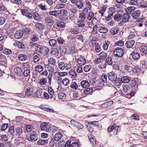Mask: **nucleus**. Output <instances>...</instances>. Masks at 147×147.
I'll list each match as a JSON object with an SVG mask.
<instances>
[{"label":"nucleus","mask_w":147,"mask_h":147,"mask_svg":"<svg viewBox=\"0 0 147 147\" xmlns=\"http://www.w3.org/2000/svg\"><path fill=\"white\" fill-rule=\"evenodd\" d=\"M33 89L32 87H28L26 89L25 94L27 96H30L33 93Z\"/></svg>","instance_id":"nucleus-11"},{"label":"nucleus","mask_w":147,"mask_h":147,"mask_svg":"<svg viewBox=\"0 0 147 147\" xmlns=\"http://www.w3.org/2000/svg\"><path fill=\"white\" fill-rule=\"evenodd\" d=\"M96 83L97 84L95 86L96 90H98L101 89L102 88L103 85L102 80L100 79L99 80H97Z\"/></svg>","instance_id":"nucleus-8"},{"label":"nucleus","mask_w":147,"mask_h":147,"mask_svg":"<svg viewBox=\"0 0 147 147\" xmlns=\"http://www.w3.org/2000/svg\"><path fill=\"white\" fill-rule=\"evenodd\" d=\"M66 95L65 94L61 92L58 94V97L59 99H64L66 97Z\"/></svg>","instance_id":"nucleus-43"},{"label":"nucleus","mask_w":147,"mask_h":147,"mask_svg":"<svg viewBox=\"0 0 147 147\" xmlns=\"http://www.w3.org/2000/svg\"><path fill=\"white\" fill-rule=\"evenodd\" d=\"M14 71L16 74L20 76L23 74L22 70L19 67H16L14 69Z\"/></svg>","instance_id":"nucleus-16"},{"label":"nucleus","mask_w":147,"mask_h":147,"mask_svg":"<svg viewBox=\"0 0 147 147\" xmlns=\"http://www.w3.org/2000/svg\"><path fill=\"white\" fill-rule=\"evenodd\" d=\"M113 52L115 56L119 58L122 57L124 54L123 49L120 48L115 49Z\"/></svg>","instance_id":"nucleus-3"},{"label":"nucleus","mask_w":147,"mask_h":147,"mask_svg":"<svg viewBox=\"0 0 147 147\" xmlns=\"http://www.w3.org/2000/svg\"><path fill=\"white\" fill-rule=\"evenodd\" d=\"M115 11V8L114 7H111L107 11L108 15L105 17L106 21H109L112 18L113 15Z\"/></svg>","instance_id":"nucleus-2"},{"label":"nucleus","mask_w":147,"mask_h":147,"mask_svg":"<svg viewBox=\"0 0 147 147\" xmlns=\"http://www.w3.org/2000/svg\"><path fill=\"white\" fill-rule=\"evenodd\" d=\"M122 18L123 22H127L129 19V16L127 13H125L122 16Z\"/></svg>","instance_id":"nucleus-20"},{"label":"nucleus","mask_w":147,"mask_h":147,"mask_svg":"<svg viewBox=\"0 0 147 147\" xmlns=\"http://www.w3.org/2000/svg\"><path fill=\"white\" fill-rule=\"evenodd\" d=\"M77 22L79 23L78 24V26L79 27H83L85 26L84 21L78 20Z\"/></svg>","instance_id":"nucleus-52"},{"label":"nucleus","mask_w":147,"mask_h":147,"mask_svg":"<svg viewBox=\"0 0 147 147\" xmlns=\"http://www.w3.org/2000/svg\"><path fill=\"white\" fill-rule=\"evenodd\" d=\"M131 55L132 58L134 60H137L140 58V54L136 51H134L132 53Z\"/></svg>","instance_id":"nucleus-13"},{"label":"nucleus","mask_w":147,"mask_h":147,"mask_svg":"<svg viewBox=\"0 0 147 147\" xmlns=\"http://www.w3.org/2000/svg\"><path fill=\"white\" fill-rule=\"evenodd\" d=\"M135 41L134 40H131L127 41L125 43V45L127 48H131L134 45Z\"/></svg>","instance_id":"nucleus-15"},{"label":"nucleus","mask_w":147,"mask_h":147,"mask_svg":"<svg viewBox=\"0 0 147 147\" xmlns=\"http://www.w3.org/2000/svg\"><path fill=\"white\" fill-rule=\"evenodd\" d=\"M80 84L81 86L83 88H87L90 86V84L88 81L86 80L82 81Z\"/></svg>","instance_id":"nucleus-14"},{"label":"nucleus","mask_w":147,"mask_h":147,"mask_svg":"<svg viewBox=\"0 0 147 147\" xmlns=\"http://www.w3.org/2000/svg\"><path fill=\"white\" fill-rule=\"evenodd\" d=\"M45 22L47 25H49L51 26L54 23V21L52 17L47 16L45 18Z\"/></svg>","instance_id":"nucleus-6"},{"label":"nucleus","mask_w":147,"mask_h":147,"mask_svg":"<svg viewBox=\"0 0 147 147\" xmlns=\"http://www.w3.org/2000/svg\"><path fill=\"white\" fill-rule=\"evenodd\" d=\"M49 51V49L48 47L43 46L40 51L43 55H45L48 54Z\"/></svg>","instance_id":"nucleus-17"},{"label":"nucleus","mask_w":147,"mask_h":147,"mask_svg":"<svg viewBox=\"0 0 147 147\" xmlns=\"http://www.w3.org/2000/svg\"><path fill=\"white\" fill-rule=\"evenodd\" d=\"M8 132L10 135H11L13 134L14 133L15 130L14 126H12L9 127Z\"/></svg>","instance_id":"nucleus-38"},{"label":"nucleus","mask_w":147,"mask_h":147,"mask_svg":"<svg viewBox=\"0 0 147 147\" xmlns=\"http://www.w3.org/2000/svg\"><path fill=\"white\" fill-rule=\"evenodd\" d=\"M76 5L78 8L80 9L82 8L84 6V3L82 1H77L76 3Z\"/></svg>","instance_id":"nucleus-34"},{"label":"nucleus","mask_w":147,"mask_h":147,"mask_svg":"<svg viewBox=\"0 0 147 147\" xmlns=\"http://www.w3.org/2000/svg\"><path fill=\"white\" fill-rule=\"evenodd\" d=\"M43 67L40 65H38L36 66L35 67V70L39 72H41L43 70Z\"/></svg>","instance_id":"nucleus-41"},{"label":"nucleus","mask_w":147,"mask_h":147,"mask_svg":"<svg viewBox=\"0 0 147 147\" xmlns=\"http://www.w3.org/2000/svg\"><path fill=\"white\" fill-rule=\"evenodd\" d=\"M111 33L113 35L117 34L118 32V29L117 28H112Z\"/></svg>","instance_id":"nucleus-63"},{"label":"nucleus","mask_w":147,"mask_h":147,"mask_svg":"<svg viewBox=\"0 0 147 147\" xmlns=\"http://www.w3.org/2000/svg\"><path fill=\"white\" fill-rule=\"evenodd\" d=\"M33 127L30 125H26V129L28 132L31 131Z\"/></svg>","instance_id":"nucleus-64"},{"label":"nucleus","mask_w":147,"mask_h":147,"mask_svg":"<svg viewBox=\"0 0 147 147\" xmlns=\"http://www.w3.org/2000/svg\"><path fill=\"white\" fill-rule=\"evenodd\" d=\"M49 140L47 139H40L37 142L38 144L39 145H44L48 143Z\"/></svg>","instance_id":"nucleus-25"},{"label":"nucleus","mask_w":147,"mask_h":147,"mask_svg":"<svg viewBox=\"0 0 147 147\" xmlns=\"http://www.w3.org/2000/svg\"><path fill=\"white\" fill-rule=\"evenodd\" d=\"M122 68L124 70L129 71L132 69V67L129 64H126L123 65Z\"/></svg>","instance_id":"nucleus-22"},{"label":"nucleus","mask_w":147,"mask_h":147,"mask_svg":"<svg viewBox=\"0 0 147 147\" xmlns=\"http://www.w3.org/2000/svg\"><path fill=\"white\" fill-rule=\"evenodd\" d=\"M107 76L109 79V81H108V83L110 84H111L113 81H114L117 78V76L115 73L113 72L109 73L107 75Z\"/></svg>","instance_id":"nucleus-4"},{"label":"nucleus","mask_w":147,"mask_h":147,"mask_svg":"<svg viewBox=\"0 0 147 147\" xmlns=\"http://www.w3.org/2000/svg\"><path fill=\"white\" fill-rule=\"evenodd\" d=\"M30 71L29 69H27L24 70L23 74L24 76L27 77L30 74Z\"/></svg>","instance_id":"nucleus-59"},{"label":"nucleus","mask_w":147,"mask_h":147,"mask_svg":"<svg viewBox=\"0 0 147 147\" xmlns=\"http://www.w3.org/2000/svg\"><path fill=\"white\" fill-rule=\"evenodd\" d=\"M91 66L90 65H85L83 69L85 72H88L89 71L91 68Z\"/></svg>","instance_id":"nucleus-46"},{"label":"nucleus","mask_w":147,"mask_h":147,"mask_svg":"<svg viewBox=\"0 0 147 147\" xmlns=\"http://www.w3.org/2000/svg\"><path fill=\"white\" fill-rule=\"evenodd\" d=\"M123 90V92H126L128 91L130 89V88L128 85L125 84L122 86Z\"/></svg>","instance_id":"nucleus-40"},{"label":"nucleus","mask_w":147,"mask_h":147,"mask_svg":"<svg viewBox=\"0 0 147 147\" xmlns=\"http://www.w3.org/2000/svg\"><path fill=\"white\" fill-rule=\"evenodd\" d=\"M35 26L38 29L42 30L44 28L43 25L40 23H37L35 25Z\"/></svg>","instance_id":"nucleus-50"},{"label":"nucleus","mask_w":147,"mask_h":147,"mask_svg":"<svg viewBox=\"0 0 147 147\" xmlns=\"http://www.w3.org/2000/svg\"><path fill=\"white\" fill-rule=\"evenodd\" d=\"M101 78L102 80V82L104 83H107V76L105 73H103L102 74L101 76Z\"/></svg>","instance_id":"nucleus-54"},{"label":"nucleus","mask_w":147,"mask_h":147,"mask_svg":"<svg viewBox=\"0 0 147 147\" xmlns=\"http://www.w3.org/2000/svg\"><path fill=\"white\" fill-rule=\"evenodd\" d=\"M62 83L65 86H67L69 83V80L68 78H65L63 80Z\"/></svg>","instance_id":"nucleus-49"},{"label":"nucleus","mask_w":147,"mask_h":147,"mask_svg":"<svg viewBox=\"0 0 147 147\" xmlns=\"http://www.w3.org/2000/svg\"><path fill=\"white\" fill-rule=\"evenodd\" d=\"M26 139L29 141H35L37 140V136L36 132L34 131H32L30 134V136H27Z\"/></svg>","instance_id":"nucleus-5"},{"label":"nucleus","mask_w":147,"mask_h":147,"mask_svg":"<svg viewBox=\"0 0 147 147\" xmlns=\"http://www.w3.org/2000/svg\"><path fill=\"white\" fill-rule=\"evenodd\" d=\"M33 61L35 63L38 62L40 60L39 55L37 53H34L33 54Z\"/></svg>","instance_id":"nucleus-29"},{"label":"nucleus","mask_w":147,"mask_h":147,"mask_svg":"<svg viewBox=\"0 0 147 147\" xmlns=\"http://www.w3.org/2000/svg\"><path fill=\"white\" fill-rule=\"evenodd\" d=\"M130 77L127 76H123L121 79L122 83L123 82L125 83H128L130 81Z\"/></svg>","instance_id":"nucleus-27"},{"label":"nucleus","mask_w":147,"mask_h":147,"mask_svg":"<svg viewBox=\"0 0 147 147\" xmlns=\"http://www.w3.org/2000/svg\"><path fill=\"white\" fill-rule=\"evenodd\" d=\"M52 125L50 124L45 122L42 123L40 126V130L44 131L49 132L52 130Z\"/></svg>","instance_id":"nucleus-1"},{"label":"nucleus","mask_w":147,"mask_h":147,"mask_svg":"<svg viewBox=\"0 0 147 147\" xmlns=\"http://www.w3.org/2000/svg\"><path fill=\"white\" fill-rule=\"evenodd\" d=\"M70 87L72 88H74L75 89H77L78 88V86L75 82H72L71 83Z\"/></svg>","instance_id":"nucleus-57"},{"label":"nucleus","mask_w":147,"mask_h":147,"mask_svg":"<svg viewBox=\"0 0 147 147\" xmlns=\"http://www.w3.org/2000/svg\"><path fill=\"white\" fill-rule=\"evenodd\" d=\"M147 7V5L146 2L142 1L140 3L139 7L140 8H145Z\"/></svg>","instance_id":"nucleus-48"},{"label":"nucleus","mask_w":147,"mask_h":147,"mask_svg":"<svg viewBox=\"0 0 147 147\" xmlns=\"http://www.w3.org/2000/svg\"><path fill=\"white\" fill-rule=\"evenodd\" d=\"M110 42L107 40H106L103 43L102 48L104 50H107L109 44Z\"/></svg>","instance_id":"nucleus-32"},{"label":"nucleus","mask_w":147,"mask_h":147,"mask_svg":"<svg viewBox=\"0 0 147 147\" xmlns=\"http://www.w3.org/2000/svg\"><path fill=\"white\" fill-rule=\"evenodd\" d=\"M16 132L19 136L20 137H21L23 131L21 127H16Z\"/></svg>","instance_id":"nucleus-26"},{"label":"nucleus","mask_w":147,"mask_h":147,"mask_svg":"<svg viewBox=\"0 0 147 147\" xmlns=\"http://www.w3.org/2000/svg\"><path fill=\"white\" fill-rule=\"evenodd\" d=\"M95 50L96 52H99L101 51L100 47L99 44L98 43L95 42Z\"/></svg>","instance_id":"nucleus-45"},{"label":"nucleus","mask_w":147,"mask_h":147,"mask_svg":"<svg viewBox=\"0 0 147 147\" xmlns=\"http://www.w3.org/2000/svg\"><path fill=\"white\" fill-rule=\"evenodd\" d=\"M67 13L66 10L63 9L60 11V14L61 16L65 17L66 16Z\"/></svg>","instance_id":"nucleus-62"},{"label":"nucleus","mask_w":147,"mask_h":147,"mask_svg":"<svg viewBox=\"0 0 147 147\" xmlns=\"http://www.w3.org/2000/svg\"><path fill=\"white\" fill-rule=\"evenodd\" d=\"M124 45L123 41L120 40L115 42V45L116 46H122Z\"/></svg>","instance_id":"nucleus-61"},{"label":"nucleus","mask_w":147,"mask_h":147,"mask_svg":"<svg viewBox=\"0 0 147 147\" xmlns=\"http://www.w3.org/2000/svg\"><path fill=\"white\" fill-rule=\"evenodd\" d=\"M76 62L80 66L84 65L86 62L85 59L83 57L80 56L78 58L76 59Z\"/></svg>","instance_id":"nucleus-7"},{"label":"nucleus","mask_w":147,"mask_h":147,"mask_svg":"<svg viewBox=\"0 0 147 147\" xmlns=\"http://www.w3.org/2000/svg\"><path fill=\"white\" fill-rule=\"evenodd\" d=\"M99 57L102 60H103L107 57L106 54L104 52H101L99 54Z\"/></svg>","instance_id":"nucleus-37"},{"label":"nucleus","mask_w":147,"mask_h":147,"mask_svg":"<svg viewBox=\"0 0 147 147\" xmlns=\"http://www.w3.org/2000/svg\"><path fill=\"white\" fill-rule=\"evenodd\" d=\"M24 34L23 31L22 30H17L16 32L14 37L17 39L19 38L22 37Z\"/></svg>","instance_id":"nucleus-12"},{"label":"nucleus","mask_w":147,"mask_h":147,"mask_svg":"<svg viewBox=\"0 0 147 147\" xmlns=\"http://www.w3.org/2000/svg\"><path fill=\"white\" fill-rule=\"evenodd\" d=\"M140 15V11L138 10L134 11L131 13L132 18L136 20L137 19L139 18Z\"/></svg>","instance_id":"nucleus-9"},{"label":"nucleus","mask_w":147,"mask_h":147,"mask_svg":"<svg viewBox=\"0 0 147 147\" xmlns=\"http://www.w3.org/2000/svg\"><path fill=\"white\" fill-rule=\"evenodd\" d=\"M47 79L46 78L41 79L39 82V84L41 85H45L47 83Z\"/></svg>","instance_id":"nucleus-36"},{"label":"nucleus","mask_w":147,"mask_h":147,"mask_svg":"<svg viewBox=\"0 0 147 147\" xmlns=\"http://www.w3.org/2000/svg\"><path fill=\"white\" fill-rule=\"evenodd\" d=\"M59 68L61 70H63L65 68V64L63 62H60L58 63Z\"/></svg>","instance_id":"nucleus-42"},{"label":"nucleus","mask_w":147,"mask_h":147,"mask_svg":"<svg viewBox=\"0 0 147 147\" xmlns=\"http://www.w3.org/2000/svg\"><path fill=\"white\" fill-rule=\"evenodd\" d=\"M12 53L11 51L8 49H5L3 51V53L6 55H8L11 54Z\"/></svg>","instance_id":"nucleus-60"},{"label":"nucleus","mask_w":147,"mask_h":147,"mask_svg":"<svg viewBox=\"0 0 147 147\" xmlns=\"http://www.w3.org/2000/svg\"><path fill=\"white\" fill-rule=\"evenodd\" d=\"M52 75L53 79L55 81L60 82L62 78L59 76L58 72H54L52 74Z\"/></svg>","instance_id":"nucleus-10"},{"label":"nucleus","mask_w":147,"mask_h":147,"mask_svg":"<svg viewBox=\"0 0 147 147\" xmlns=\"http://www.w3.org/2000/svg\"><path fill=\"white\" fill-rule=\"evenodd\" d=\"M140 51L144 54H147V46L146 45H143L139 48Z\"/></svg>","instance_id":"nucleus-18"},{"label":"nucleus","mask_w":147,"mask_h":147,"mask_svg":"<svg viewBox=\"0 0 147 147\" xmlns=\"http://www.w3.org/2000/svg\"><path fill=\"white\" fill-rule=\"evenodd\" d=\"M62 136V135L60 132H57L54 136V140L56 141L60 140Z\"/></svg>","instance_id":"nucleus-23"},{"label":"nucleus","mask_w":147,"mask_h":147,"mask_svg":"<svg viewBox=\"0 0 147 147\" xmlns=\"http://www.w3.org/2000/svg\"><path fill=\"white\" fill-rule=\"evenodd\" d=\"M57 26L60 28H64L65 26V23L62 21H60L59 22L57 23Z\"/></svg>","instance_id":"nucleus-51"},{"label":"nucleus","mask_w":147,"mask_h":147,"mask_svg":"<svg viewBox=\"0 0 147 147\" xmlns=\"http://www.w3.org/2000/svg\"><path fill=\"white\" fill-rule=\"evenodd\" d=\"M49 14L50 16H53L55 17H57L59 15L58 11H54L49 12Z\"/></svg>","instance_id":"nucleus-33"},{"label":"nucleus","mask_w":147,"mask_h":147,"mask_svg":"<svg viewBox=\"0 0 147 147\" xmlns=\"http://www.w3.org/2000/svg\"><path fill=\"white\" fill-rule=\"evenodd\" d=\"M42 94V91L40 90H37L36 92L34 94V96L35 97L41 98L42 97L41 94Z\"/></svg>","instance_id":"nucleus-31"},{"label":"nucleus","mask_w":147,"mask_h":147,"mask_svg":"<svg viewBox=\"0 0 147 147\" xmlns=\"http://www.w3.org/2000/svg\"><path fill=\"white\" fill-rule=\"evenodd\" d=\"M93 89L92 88H87V89H85L84 91V93L86 94H88L93 92Z\"/></svg>","instance_id":"nucleus-35"},{"label":"nucleus","mask_w":147,"mask_h":147,"mask_svg":"<svg viewBox=\"0 0 147 147\" xmlns=\"http://www.w3.org/2000/svg\"><path fill=\"white\" fill-rule=\"evenodd\" d=\"M94 14L92 12H90L89 13L87 19L89 20H90L92 19L94 17Z\"/></svg>","instance_id":"nucleus-53"},{"label":"nucleus","mask_w":147,"mask_h":147,"mask_svg":"<svg viewBox=\"0 0 147 147\" xmlns=\"http://www.w3.org/2000/svg\"><path fill=\"white\" fill-rule=\"evenodd\" d=\"M18 58L19 60L22 61H24L27 59V57L25 54H20L18 55Z\"/></svg>","instance_id":"nucleus-19"},{"label":"nucleus","mask_w":147,"mask_h":147,"mask_svg":"<svg viewBox=\"0 0 147 147\" xmlns=\"http://www.w3.org/2000/svg\"><path fill=\"white\" fill-rule=\"evenodd\" d=\"M51 54L52 55H55L56 56H57L58 55L59 52L57 49H55L51 51Z\"/></svg>","instance_id":"nucleus-58"},{"label":"nucleus","mask_w":147,"mask_h":147,"mask_svg":"<svg viewBox=\"0 0 147 147\" xmlns=\"http://www.w3.org/2000/svg\"><path fill=\"white\" fill-rule=\"evenodd\" d=\"M32 16H33L35 20L38 22L40 21V18L39 15L36 12H34L32 14Z\"/></svg>","instance_id":"nucleus-30"},{"label":"nucleus","mask_w":147,"mask_h":147,"mask_svg":"<svg viewBox=\"0 0 147 147\" xmlns=\"http://www.w3.org/2000/svg\"><path fill=\"white\" fill-rule=\"evenodd\" d=\"M69 73L71 76L73 78H76L77 74L75 71L73 69H71L69 71Z\"/></svg>","instance_id":"nucleus-39"},{"label":"nucleus","mask_w":147,"mask_h":147,"mask_svg":"<svg viewBox=\"0 0 147 147\" xmlns=\"http://www.w3.org/2000/svg\"><path fill=\"white\" fill-rule=\"evenodd\" d=\"M99 31L100 33H105L108 31V29L106 27L103 26L99 27Z\"/></svg>","instance_id":"nucleus-28"},{"label":"nucleus","mask_w":147,"mask_h":147,"mask_svg":"<svg viewBox=\"0 0 147 147\" xmlns=\"http://www.w3.org/2000/svg\"><path fill=\"white\" fill-rule=\"evenodd\" d=\"M131 118L132 119H134L136 121L139 120H140L139 116L136 114L132 115L131 116Z\"/></svg>","instance_id":"nucleus-55"},{"label":"nucleus","mask_w":147,"mask_h":147,"mask_svg":"<svg viewBox=\"0 0 147 147\" xmlns=\"http://www.w3.org/2000/svg\"><path fill=\"white\" fill-rule=\"evenodd\" d=\"M122 17L121 14L117 13L114 15L113 16L114 20L118 22L122 19Z\"/></svg>","instance_id":"nucleus-24"},{"label":"nucleus","mask_w":147,"mask_h":147,"mask_svg":"<svg viewBox=\"0 0 147 147\" xmlns=\"http://www.w3.org/2000/svg\"><path fill=\"white\" fill-rule=\"evenodd\" d=\"M122 84V82L121 79H118L117 80L116 79L114 81H113L110 84L111 85L113 84L114 85L118 87L121 85Z\"/></svg>","instance_id":"nucleus-21"},{"label":"nucleus","mask_w":147,"mask_h":147,"mask_svg":"<svg viewBox=\"0 0 147 147\" xmlns=\"http://www.w3.org/2000/svg\"><path fill=\"white\" fill-rule=\"evenodd\" d=\"M79 18L80 19L79 20L84 21L86 18L85 14L84 13H81L80 15Z\"/></svg>","instance_id":"nucleus-56"},{"label":"nucleus","mask_w":147,"mask_h":147,"mask_svg":"<svg viewBox=\"0 0 147 147\" xmlns=\"http://www.w3.org/2000/svg\"><path fill=\"white\" fill-rule=\"evenodd\" d=\"M49 45L51 47L54 46L56 44V41L55 39H50L49 42Z\"/></svg>","instance_id":"nucleus-44"},{"label":"nucleus","mask_w":147,"mask_h":147,"mask_svg":"<svg viewBox=\"0 0 147 147\" xmlns=\"http://www.w3.org/2000/svg\"><path fill=\"white\" fill-rule=\"evenodd\" d=\"M48 61L50 64L53 65H55L56 63V60L54 58L52 57L48 59Z\"/></svg>","instance_id":"nucleus-47"}]
</instances>
